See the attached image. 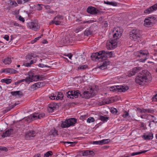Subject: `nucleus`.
I'll return each mask as SVG.
<instances>
[{
	"label": "nucleus",
	"instance_id": "nucleus-36",
	"mask_svg": "<svg viewBox=\"0 0 157 157\" xmlns=\"http://www.w3.org/2000/svg\"><path fill=\"white\" fill-rule=\"evenodd\" d=\"M148 151L147 150H144L141 151L139 152H133L131 154V155L132 156H133L136 155H138L139 154H140L142 153H144L146 152H147Z\"/></svg>",
	"mask_w": 157,
	"mask_h": 157
},
{
	"label": "nucleus",
	"instance_id": "nucleus-31",
	"mask_svg": "<svg viewBox=\"0 0 157 157\" xmlns=\"http://www.w3.org/2000/svg\"><path fill=\"white\" fill-rule=\"evenodd\" d=\"M58 135V131L55 128L52 129L50 132V135H53L54 136H56Z\"/></svg>",
	"mask_w": 157,
	"mask_h": 157
},
{
	"label": "nucleus",
	"instance_id": "nucleus-12",
	"mask_svg": "<svg viewBox=\"0 0 157 157\" xmlns=\"http://www.w3.org/2000/svg\"><path fill=\"white\" fill-rule=\"evenodd\" d=\"M135 81L137 83L142 85H144L147 82L140 74L136 77Z\"/></svg>",
	"mask_w": 157,
	"mask_h": 157
},
{
	"label": "nucleus",
	"instance_id": "nucleus-10",
	"mask_svg": "<svg viewBox=\"0 0 157 157\" xmlns=\"http://www.w3.org/2000/svg\"><path fill=\"white\" fill-rule=\"evenodd\" d=\"M155 17L152 16L149 17L145 18L144 21V25L148 27L149 26L152 25L154 23Z\"/></svg>",
	"mask_w": 157,
	"mask_h": 157
},
{
	"label": "nucleus",
	"instance_id": "nucleus-23",
	"mask_svg": "<svg viewBox=\"0 0 157 157\" xmlns=\"http://www.w3.org/2000/svg\"><path fill=\"white\" fill-rule=\"evenodd\" d=\"M13 129L10 128L6 131L4 132L2 135V137L4 138L6 137L10 136L13 132Z\"/></svg>",
	"mask_w": 157,
	"mask_h": 157
},
{
	"label": "nucleus",
	"instance_id": "nucleus-5",
	"mask_svg": "<svg viewBox=\"0 0 157 157\" xmlns=\"http://www.w3.org/2000/svg\"><path fill=\"white\" fill-rule=\"evenodd\" d=\"M128 89V87L127 86H117L110 87V90L113 91V90H118L119 92H125Z\"/></svg>",
	"mask_w": 157,
	"mask_h": 157
},
{
	"label": "nucleus",
	"instance_id": "nucleus-25",
	"mask_svg": "<svg viewBox=\"0 0 157 157\" xmlns=\"http://www.w3.org/2000/svg\"><path fill=\"white\" fill-rule=\"evenodd\" d=\"M110 63L109 61L108 60L105 61L103 62L102 65L99 67V68L102 70H103L107 68V65Z\"/></svg>",
	"mask_w": 157,
	"mask_h": 157
},
{
	"label": "nucleus",
	"instance_id": "nucleus-64",
	"mask_svg": "<svg viewBox=\"0 0 157 157\" xmlns=\"http://www.w3.org/2000/svg\"><path fill=\"white\" fill-rule=\"evenodd\" d=\"M33 157H41L40 154H37L35 155Z\"/></svg>",
	"mask_w": 157,
	"mask_h": 157
},
{
	"label": "nucleus",
	"instance_id": "nucleus-33",
	"mask_svg": "<svg viewBox=\"0 0 157 157\" xmlns=\"http://www.w3.org/2000/svg\"><path fill=\"white\" fill-rule=\"evenodd\" d=\"M121 35L120 34H117L116 33L114 32V34L113 35V40H116L117 39L120 38L121 36Z\"/></svg>",
	"mask_w": 157,
	"mask_h": 157
},
{
	"label": "nucleus",
	"instance_id": "nucleus-40",
	"mask_svg": "<svg viewBox=\"0 0 157 157\" xmlns=\"http://www.w3.org/2000/svg\"><path fill=\"white\" fill-rule=\"evenodd\" d=\"M110 141V140L109 139H104L101 140V144L102 145L104 144H106L109 143Z\"/></svg>",
	"mask_w": 157,
	"mask_h": 157
},
{
	"label": "nucleus",
	"instance_id": "nucleus-24",
	"mask_svg": "<svg viewBox=\"0 0 157 157\" xmlns=\"http://www.w3.org/2000/svg\"><path fill=\"white\" fill-rule=\"evenodd\" d=\"M2 72H5L6 73H11L14 74L18 73V71L12 68L6 69L3 70Z\"/></svg>",
	"mask_w": 157,
	"mask_h": 157
},
{
	"label": "nucleus",
	"instance_id": "nucleus-48",
	"mask_svg": "<svg viewBox=\"0 0 157 157\" xmlns=\"http://www.w3.org/2000/svg\"><path fill=\"white\" fill-rule=\"evenodd\" d=\"M110 111L111 112L114 114H116L117 112V109L114 108H111Z\"/></svg>",
	"mask_w": 157,
	"mask_h": 157
},
{
	"label": "nucleus",
	"instance_id": "nucleus-45",
	"mask_svg": "<svg viewBox=\"0 0 157 157\" xmlns=\"http://www.w3.org/2000/svg\"><path fill=\"white\" fill-rule=\"evenodd\" d=\"M94 121V118L93 117H89L87 120V122L88 123L93 122Z\"/></svg>",
	"mask_w": 157,
	"mask_h": 157
},
{
	"label": "nucleus",
	"instance_id": "nucleus-47",
	"mask_svg": "<svg viewBox=\"0 0 157 157\" xmlns=\"http://www.w3.org/2000/svg\"><path fill=\"white\" fill-rule=\"evenodd\" d=\"M129 116L128 113L126 111H124V113L122 114V116L124 118H126Z\"/></svg>",
	"mask_w": 157,
	"mask_h": 157
},
{
	"label": "nucleus",
	"instance_id": "nucleus-2",
	"mask_svg": "<svg viewBox=\"0 0 157 157\" xmlns=\"http://www.w3.org/2000/svg\"><path fill=\"white\" fill-rule=\"evenodd\" d=\"M77 122V119L75 118L67 119L65 121H62L61 127L63 128H67L74 125Z\"/></svg>",
	"mask_w": 157,
	"mask_h": 157
},
{
	"label": "nucleus",
	"instance_id": "nucleus-57",
	"mask_svg": "<svg viewBox=\"0 0 157 157\" xmlns=\"http://www.w3.org/2000/svg\"><path fill=\"white\" fill-rule=\"evenodd\" d=\"M19 20L21 21H22V22H24L25 21V19L24 18L21 16H20L18 18Z\"/></svg>",
	"mask_w": 157,
	"mask_h": 157
},
{
	"label": "nucleus",
	"instance_id": "nucleus-61",
	"mask_svg": "<svg viewBox=\"0 0 157 157\" xmlns=\"http://www.w3.org/2000/svg\"><path fill=\"white\" fill-rule=\"evenodd\" d=\"M157 97V94L155 95L153 97V98L154 101H157V98L156 97Z\"/></svg>",
	"mask_w": 157,
	"mask_h": 157
},
{
	"label": "nucleus",
	"instance_id": "nucleus-43",
	"mask_svg": "<svg viewBox=\"0 0 157 157\" xmlns=\"http://www.w3.org/2000/svg\"><path fill=\"white\" fill-rule=\"evenodd\" d=\"M33 63V60H31L29 63H25L24 64V65L27 67H30L31 66V65Z\"/></svg>",
	"mask_w": 157,
	"mask_h": 157
},
{
	"label": "nucleus",
	"instance_id": "nucleus-55",
	"mask_svg": "<svg viewBox=\"0 0 157 157\" xmlns=\"http://www.w3.org/2000/svg\"><path fill=\"white\" fill-rule=\"evenodd\" d=\"M10 5L12 6H16L17 5V4L16 2L15 1H11L10 2Z\"/></svg>",
	"mask_w": 157,
	"mask_h": 157
},
{
	"label": "nucleus",
	"instance_id": "nucleus-42",
	"mask_svg": "<svg viewBox=\"0 0 157 157\" xmlns=\"http://www.w3.org/2000/svg\"><path fill=\"white\" fill-rule=\"evenodd\" d=\"M20 81L21 82L25 81L26 82L28 83H29L30 82V81L29 80V76H28V77H27L25 79H21L20 80Z\"/></svg>",
	"mask_w": 157,
	"mask_h": 157
},
{
	"label": "nucleus",
	"instance_id": "nucleus-28",
	"mask_svg": "<svg viewBox=\"0 0 157 157\" xmlns=\"http://www.w3.org/2000/svg\"><path fill=\"white\" fill-rule=\"evenodd\" d=\"M113 32L116 33L117 34H120L122 35V33L123 32V30L122 29H121L120 27H115L113 31Z\"/></svg>",
	"mask_w": 157,
	"mask_h": 157
},
{
	"label": "nucleus",
	"instance_id": "nucleus-29",
	"mask_svg": "<svg viewBox=\"0 0 157 157\" xmlns=\"http://www.w3.org/2000/svg\"><path fill=\"white\" fill-rule=\"evenodd\" d=\"M140 112L141 113H151L154 112L152 109H140Z\"/></svg>",
	"mask_w": 157,
	"mask_h": 157
},
{
	"label": "nucleus",
	"instance_id": "nucleus-39",
	"mask_svg": "<svg viewBox=\"0 0 157 157\" xmlns=\"http://www.w3.org/2000/svg\"><path fill=\"white\" fill-rule=\"evenodd\" d=\"M92 33V32L89 29H86L84 32V34L85 35L88 36L91 35Z\"/></svg>",
	"mask_w": 157,
	"mask_h": 157
},
{
	"label": "nucleus",
	"instance_id": "nucleus-30",
	"mask_svg": "<svg viewBox=\"0 0 157 157\" xmlns=\"http://www.w3.org/2000/svg\"><path fill=\"white\" fill-rule=\"evenodd\" d=\"M11 94L13 96L18 95L22 96L23 95L22 93L20 91H17L11 92Z\"/></svg>",
	"mask_w": 157,
	"mask_h": 157
},
{
	"label": "nucleus",
	"instance_id": "nucleus-11",
	"mask_svg": "<svg viewBox=\"0 0 157 157\" xmlns=\"http://www.w3.org/2000/svg\"><path fill=\"white\" fill-rule=\"evenodd\" d=\"M44 113H41L39 114L37 113H35L31 115L28 117V118L31 119V121H33L35 120L38 119H40L41 118H43L45 116Z\"/></svg>",
	"mask_w": 157,
	"mask_h": 157
},
{
	"label": "nucleus",
	"instance_id": "nucleus-22",
	"mask_svg": "<svg viewBox=\"0 0 157 157\" xmlns=\"http://www.w3.org/2000/svg\"><path fill=\"white\" fill-rule=\"evenodd\" d=\"M43 84V83L41 82H38L34 83L31 86V88L33 90H35L37 88L42 87Z\"/></svg>",
	"mask_w": 157,
	"mask_h": 157
},
{
	"label": "nucleus",
	"instance_id": "nucleus-1",
	"mask_svg": "<svg viewBox=\"0 0 157 157\" xmlns=\"http://www.w3.org/2000/svg\"><path fill=\"white\" fill-rule=\"evenodd\" d=\"M112 56V52H109L108 51L103 50L92 54L91 58L93 60L102 61L104 60H106L108 57L111 58Z\"/></svg>",
	"mask_w": 157,
	"mask_h": 157
},
{
	"label": "nucleus",
	"instance_id": "nucleus-27",
	"mask_svg": "<svg viewBox=\"0 0 157 157\" xmlns=\"http://www.w3.org/2000/svg\"><path fill=\"white\" fill-rule=\"evenodd\" d=\"M142 137L145 140H152L153 138V134L152 133H150L147 135H144L142 136Z\"/></svg>",
	"mask_w": 157,
	"mask_h": 157
},
{
	"label": "nucleus",
	"instance_id": "nucleus-4",
	"mask_svg": "<svg viewBox=\"0 0 157 157\" xmlns=\"http://www.w3.org/2000/svg\"><path fill=\"white\" fill-rule=\"evenodd\" d=\"M96 93L97 90H93V88H91L90 91H87L84 92L83 94V97L85 98H89L94 96Z\"/></svg>",
	"mask_w": 157,
	"mask_h": 157
},
{
	"label": "nucleus",
	"instance_id": "nucleus-8",
	"mask_svg": "<svg viewBox=\"0 0 157 157\" xmlns=\"http://www.w3.org/2000/svg\"><path fill=\"white\" fill-rule=\"evenodd\" d=\"M63 19V17L62 15H58L55 17L53 21L50 22V24H55L56 25H59L61 22V21Z\"/></svg>",
	"mask_w": 157,
	"mask_h": 157
},
{
	"label": "nucleus",
	"instance_id": "nucleus-46",
	"mask_svg": "<svg viewBox=\"0 0 157 157\" xmlns=\"http://www.w3.org/2000/svg\"><path fill=\"white\" fill-rule=\"evenodd\" d=\"M38 66L40 67L43 68V67H51L49 66L46 65H44L42 63H39L38 65Z\"/></svg>",
	"mask_w": 157,
	"mask_h": 157
},
{
	"label": "nucleus",
	"instance_id": "nucleus-9",
	"mask_svg": "<svg viewBox=\"0 0 157 157\" xmlns=\"http://www.w3.org/2000/svg\"><path fill=\"white\" fill-rule=\"evenodd\" d=\"M140 75L142 76L147 82H148L149 79L151 77L150 73L147 70L142 71L140 74Z\"/></svg>",
	"mask_w": 157,
	"mask_h": 157
},
{
	"label": "nucleus",
	"instance_id": "nucleus-21",
	"mask_svg": "<svg viewBox=\"0 0 157 157\" xmlns=\"http://www.w3.org/2000/svg\"><path fill=\"white\" fill-rule=\"evenodd\" d=\"M139 52L140 55L138 56L140 57H143L144 62L147 59V56L149 54V53L147 51H140Z\"/></svg>",
	"mask_w": 157,
	"mask_h": 157
},
{
	"label": "nucleus",
	"instance_id": "nucleus-19",
	"mask_svg": "<svg viewBox=\"0 0 157 157\" xmlns=\"http://www.w3.org/2000/svg\"><path fill=\"white\" fill-rule=\"evenodd\" d=\"M157 9V4H155L145 10L144 13L146 14H149Z\"/></svg>",
	"mask_w": 157,
	"mask_h": 157
},
{
	"label": "nucleus",
	"instance_id": "nucleus-38",
	"mask_svg": "<svg viewBox=\"0 0 157 157\" xmlns=\"http://www.w3.org/2000/svg\"><path fill=\"white\" fill-rule=\"evenodd\" d=\"M109 119V117L102 116H100L99 119L103 121H106Z\"/></svg>",
	"mask_w": 157,
	"mask_h": 157
},
{
	"label": "nucleus",
	"instance_id": "nucleus-3",
	"mask_svg": "<svg viewBox=\"0 0 157 157\" xmlns=\"http://www.w3.org/2000/svg\"><path fill=\"white\" fill-rule=\"evenodd\" d=\"M141 31L138 29H134L130 33V38L135 41L138 37H140Z\"/></svg>",
	"mask_w": 157,
	"mask_h": 157
},
{
	"label": "nucleus",
	"instance_id": "nucleus-34",
	"mask_svg": "<svg viewBox=\"0 0 157 157\" xmlns=\"http://www.w3.org/2000/svg\"><path fill=\"white\" fill-rule=\"evenodd\" d=\"M56 107L53 105H49L48 107V109L49 112L52 113L55 109Z\"/></svg>",
	"mask_w": 157,
	"mask_h": 157
},
{
	"label": "nucleus",
	"instance_id": "nucleus-44",
	"mask_svg": "<svg viewBox=\"0 0 157 157\" xmlns=\"http://www.w3.org/2000/svg\"><path fill=\"white\" fill-rule=\"evenodd\" d=\"M8 151V148L4 147H0V152L1 151L6 152Z\"/></svg>",
	"mask_w": 157,
	"mask_h": 157
},
{
	"label": "nucleus",
	"instance_id": "nucleus-15",
	"mask_svg": "<svg viewBox=\"0 0 157 157\" xmlns=\"http://www.w3.org/2000/svg\"><path fill=\"white\" fill-rule=\"evenodd\" d=\"M87 12L92 14H95L99 12L97 9L92 6L88 7L87 9Z\"/></svg>",
	"mask_w": 157,
	"mask_h": 157
},
{
	"label": "nucleus",
	"instance_id": "nucleus-50",
	"mask_svg": "<svg viewBox=\"0 0 157 157\" xmlns=\"http://www.w3.org/2000/svg\"><path fill=\"white\" fill-rule=\"evenodd\" d=\"M87 67V66L86 65H83L82 66H81L78 67V69L79 70H84Z\"/></svg>",
	"mask_w": 157,
	"mask_h": 157
},
{
	"label": "nucleus",
	"instance_id": "nucleus-13",
	"mask_svg": "<svg viewBox=\"0 0 157 157\" xmlns=\"http://www.w3.org/2000/svg\"><path fill=\"white\" fill-rule=\"evenodd\" d=\"M80 152L81 153L83 156L91 157L94 155V152L90 150H82L80 151Z\"/></svg>",
	"mask_w": 157,
	"mask_h": 157
},
{
	"label": "nucleus",
	"instance_id": "nucleus-54",
	"mask_svg": "<svg viewBox=\"0 0 157 157\" xmlns=\"http://www.w3.org/2000/svg\"><path fill=\"white\" fill-rule=\"evenodd\" d=\"M109 5H111L113 6H116L117 5V4L116 2H110Z\"/></svg>",
	"mask_w": 157,
	"mask_h": 157
},
{
	"label": "nucleus",
	"instance_id": "nucleus-6",
	"mask_svg": "<svg viewBox=\"0 0 157 157\" xmlns=\"http://www.w3.org/2000/svg\"><path fill=\"white\" fill-rule=\"evenodd\" d=\"M117 45V42L116 40H111L107 41L106 46L108 49H112L116 48Z\"/></svg>",
	"mask_w": 157,
	"mask_h": 157
},
{
	"label": "nucleus",
	"instance_id": "nucleus-60",
	"mask_svg": "<svg viewBox=\"0 0 157 157\" xmlns=\"http://www.w3.org/2000/svg\"><path fill=\"white\" fill-rule=\"evenodd\" d=\"M43 36V34H42L41 36H40L34 39L35 42H36L37 40H38L42 36Z\"/></svg>",
	"mask_w": 157,
	"mask_h": 157
},
{
	"label": "nucleus",
	"instance_id": "nucleus-17",
	"mask_svg": "<svg viewBox=\"0 0 157 157\" xmlns=\"http://www.w3.org/2000/svg\"><path fill=\"white\" fill-rule=\"evenodd\" d=\"M60 94H62V93L61 92H57L55 94H52L51 96H49V98L52 100H58L59 99L62 100L63 99V97L56 96V95H59Z\"/></svg>",
	"mask_w": 157,
	"mask_h": 157
},
{
	"label": "nucleus",
	"instance_id": "nucleus-32",
	"mask_svg": "<svg viewBox=\"0 0 157 157\" xmlns=\"http://www.w3.org/2000/svg\"><path fill=\"white\" fill-rule=\"evenodd\" d=\"M12 62L11 59L9 57H7L3 60V62L6 64H10Z\"/></svg>",
	"mask_w": 157,
	"mask_h": 157
},
{
	"label": "nucleus",
	"instance_id": "nucleus-37",
	"mask_svg": "<svg viewBox=\"0 0 157 157\" xmlns=\"http://www.w3.org/2000/svg\"><path fill=\"white\" fill-rule=\"evenodd\" d=\"M12 80L11 79H4L2 80V82H4L6 84H9L11 83Z\"/></svg>",
	"mask_w": 157,
	"mask_h": 157
},
{
	"label": "nucleus",
	"instance_id": "nucleus-58",
	"mask_svg": "<svg viewBox=\"0 0 157 157\" xmlns=\"http://www.w3.org/2000/svg\"><path fill=\"white\" fill-rule=\"evenodd\" d=\"M11 109L10 107L9 106L8 107H7L6 108V109L4 110V112L5 113L7 112H8L10 111Z\"/></svg>",
	"mask_w": 157,
	"mask_h": 157
},
{
	"label": "nucleus",
	"instance_id": "nucleus-63",
	"mask_svg": "<svg viewBox=\"0 0 157 157\" xmlns=\"http://www.w3.org/2000/svg\"><path fill=\"white\" fill-rule=\"evenodd\" d=\"M17 104L15 103L14 105H9V106L10 107L11 109H13V108H14V107L15 106H16L17 105Z\"/></svg>",
	"mask_w": 157,
	"mask_h": 157
},
{
	"label": "nucleus",
	"instance_id": "nucleus-7",
	"mask_svg": "<svg viewBox=\"0 0 157 157\" xmlns=\"http://www.w3.org/2000/svg\"><path fill=\"white\" fill-rule=\"evenodd\" d=\"M80 94V93H79V91L77 90L76 91H68L66 95L67 98L73 99L74 97L75 98H78Z\"/></svg>",
	"mask_w": 157,
	"mask_h": 157
},
{
	"label": "nucleus",
	"instance_id": "nucleus-59",
	"mask_svg": "<svg viewBox=\"0 0 157 157\" xmlns=\"http://www.w3.org/2000/svg\"><path fill=\"white\" fill-rule=\"evenodd\" d=\"M4 38L6 39L7 41H8L9 40V37L7 35H5L4 37Z\"/></svg>",
	"mask_w": 157,
	"mask_h": 157
},
{
	"label": "nucleus",
	"instance_id": "nucleus-16",
	"mask_svg": "<svg viewBox=\"0 0 157 157\" xmlns=\"http://www.w3.org/2000/svg\"><path fill=\"white\" fill-rule=\"evenodd\" d=\"M141 70V68L139 67H136L133 68L128 73V76L129 77H131L135 75L136 73H138L139 71Z\"/></svg>",
	"mask_w": 157,
	"mask_h": 157
},
{
	"label": "nucleus",
	"instance_id": "nucleus-26",
	"mask_svg": "<svg viewBox=\"0 0 157 157\" xmlns=\"http://www.w3.org/2000/svg\"><path fill=\"white\" fill-rule=\"evenodd\" d=\"M111 103V100L109 98H106L104 99L101 102H100L99 104L100 105H104Z\"/></svg>",
	"mask_w": 157,
	"mask_h": 157
},
{
	"label": "nucleus",
	"instance_id": "nucleus-52",
	"mask_svg": "<svg viewBox=\"0 0 157 157\" xmlns=\"http://www.w3.org/2000/svg\"><path fill=\"white\" fill-rule=\"evenodd\" d=\"M101 140L98 141H94L93 142V144H98V145H101Z\"/></svg>",
	"mask_w": 157,
	"mask_h": 157
},
{
	"label": "nucleus",
	"instance_id": "nucleus-62",
	"mask_svg": "<svg viewBox=\"0 0 157 157\" xmlns=\"http://www.w3.org/2000/svg\"><path fill=\"white\" fill-rule=\"evenodd\" d=\"M38 76L39 77V78H38V80L40 79V80H42L43 79L44 77L42 75H38Z\"/></svg>",
	"mask_w": 157,
	"mask_h": 157
},
{
	"label": "nucleus",
	"instance_id": "nucleus-35",
	"mask_svg": "<svg viewBox=\"0 0 157 157\" xmlns=\"http://www.w3.org/2000/svg\"><path fill=\"white\" fill-rule=\"evenodd\" d=\"M84 28L83 25H80L77 27L75 30V32L76 33H78L79 31H81Z\"/></svg>",
	"mask_w": 157,
	"mask_h": 157
},
{
	"label": "nucleus",
	"instance_id": "nucleus-53",
	"mask_svg": "<svg viewBox=\"0 0 157 157\" xmlns=\"http://www.w3.org/2000/svg\"><path fill=\"white\" fill-rule=\"evenodd\" d=\"M42 9V7L41 6V5L38 4L36 6V9L38 10H40Z\"/></svg>",
	"mask_w": 157,
	"mask_h": 157
},
{
	"label": "nucleus",
	"instance_id": "nucleus-56",
	"mask_svg": "<svg viewBox=\"0 0 157 157\" xmlns=\"http://www.w3.org/2000/svg\"><path fill=\"white\" fill-rule=\"evenodd\" d=\"M32 54H29L26 56V59L29 60L31 59H32Z\"/></svg>",
	"mask_w": 157,
	"mask_h": 157
},
{
	"label": "nucleus",
	"instance_id": "nucleus-14",
	"mask_svg": "<svg viewBox=\"0 0 157 157\" xmlns=\"http://www.w3.org/2000/svg\"><path fill=\"white\" fill-rule=\"evenodd\" d=\"M28 76H29V80L30 82L33 81H36L38 80V75H34V74L31 72H29L28 73Z\"/></svg>",
	"mask_w": 157,
	"mask_h": 157
},
{
	"label": "nucleus",
	"instance_id": "nucleus-41",
	"mask_svg": "<svg viewBox=\"0 0 157 157\" xmlns=\"http://www.w3.org/2000/svg\"><path fill=\"white\" fill-rule=\"evenodd\" d=\"M53 154L52 151H49L47 152L44 155V157H48L49 156L52 155Z\"/></svg>",
	"mask_w": 157,
	"mask_h": 157
},
{
	"label": "nucleus",
	"instance_id": "nucleus-20",
	"mask_svg": "<svg viewBox=\"0 0 157 157\" xmlns=\"http://www.w3.org/2000/svg\"><path fill=\"white\" fill-rule=\"evenodd\" d=\"M36 134V133L33 130H30L28 131L26 133L25 137L29 139L31 137H35Z\"/></svg>",
	"mask_w": 157,
	"mask_h": 157
},
{
	"label": "nucleus",
	"instance_id": "nucleus-51",
	"mask_svg": "<svg viewBox=\"0 0 157 157\" xmlns=\"http://www.w3.org/2000/svg\"><path fill=\"white\" fill-rule=\"evenodd\" d=\"M64 55L65 56H68L70 59H71L72 55L71 53L69 54H64Z\"/></svg>",
	"mask_w": 157,
	"mask_h": 157
},
{
	"label": "nucleus",
	"instance_id": "nucleus-18",
	"mask_svg": "<svg viewBox=\"0 0 157 157\" xmlns=\"http://www.w3.org/2000/svg\"><path fill=\"white\" fill-rule=\"evenodd\" d=\"M29 26L31 29L35 31H37L39 28L38 23L35 21L31 22L29 25Z\"/></svg>",
	"mask_w": 157,
	"mask_h": 157
},
{
	"label": "nucleus",
	"instance_id": "nucleus-49",
	"mask_svg": "<svg viewBox=\"0 0 157 157\" xmlns=\"http://www.w3.org/2000/svg\"><path fill=\"white\" fill-rule=\"evenodd\" d=\"M65 40H63V42L65 44H69L70 43V41L68 39V37H66L65 38Z\"/></svg>",
	"mask_w": 157,
	"mask_h": 157
}]
</instances>
